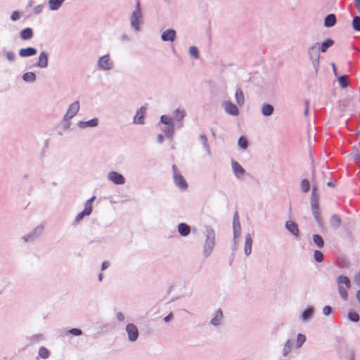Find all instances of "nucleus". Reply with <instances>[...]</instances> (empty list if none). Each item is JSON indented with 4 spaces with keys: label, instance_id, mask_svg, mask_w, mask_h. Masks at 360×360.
Listing matches in <instances>:
<instances>
[{
    "label": "nucleus",
    "instance_id": "obj_43",
    "mask_svg": "<svg viewBox=\"0 0 360 360\" xmlns=\"http://www.w3.org/2000/svg\"><path fill=\"white\" fill-rule=\"evenodd\" d=\"M338 82L340 86L342 88H345L347 86V76L342 75L338 77Z\"/></svg>",
    "mask_w": 360,
    "mask_h": 360
},
{
    "label": "nucleus",
    "instance_id": "obj_49",
    "mask_svg": "<svg viewBox=\"0 0 360 360\" xmlns=\"http://www.w3.org/2000/svg\"><path fill=\"white\" fill-rule=\"evenodd\" d=\"M6 58L8 60L13 61L15 60V54L12 51H8Z\"/></svg>",
    "mask_w": 360,
    "mask_h": 360
},
{
    "label": "nucleus",
    "instance_id": "obj_38",
    "mask_svg": "<svg viewBox=\"0 0 360 360\" xmlns=\"http://www.w3.org/2000/svg\"><path fill=\"white\" fill-rule=\"evenodd\" d=\"M163 131L168 137L172 138L174 133V125H166L165 128L163 129Z\"/></svg>",
    "mask_w": 360,
    "mask_h": 360
},
{
    "label": "nucleus",
    "instance_id": "obj_17",
    "mask_svg": "<svg viewBox=\"0 0 360 360\" xmlns=\"http://www.w3.org/2000/svg\"><path fill=\"white\" fill-rule=\"evenodd\" d=\"M37 53V50L32 47H28L25 49H21L19 51V55L21 57H27L32 56Z\"/></svg>",
    "mask_w": 360,
    "mask_h": 360
},
{
    "label": "nucleus",
    "instance_id": "obj_61",
    "mask_svg": "<svg viewBox=\"0 0 360 360\" xmlns=\"http://www.w3.org/2000/svg\"><path fill=\"white\" fill-rule=\"evenodd\" d=\"M207 245L210 247V248L211 249L212 247L214 245V242L212 240H210V241H207Z\"/></svg>",
    "mask_w": 360,
    "mask_h": 360
},
{
    "label": "nucleus",
    "instance_id": "obj_7",
    "mask_svg": "<svg viewBox=\"0 0 360 360\" xmlns=\"http://www.w3.org/2000/svg\"><path fill=\"white\" fill-rule=\"evenodd\" d=\"M359 104H360V100L345 99L342 102V110L349 109L350 111H354Z\"/></svg>",
    "mask_w": 360,
    "mask_h": 360
},
{
    "label": "nucleus",
    "instance_id": "obj_36",
    "mask_svg": "<svg viewBox=\"0 0 360 360\" xmlns=\"http://www.w3.org/2000/svg\"><path fill=\"white\" fill-rule=\"evenodd\" d=\"M200 140L202 141V143L204 148L207 150V154L210 155V147H209V145H208V143H207V137L205 135H201L200 136Z\"/></svg>",
    "mask_w": 360,
    "mask_h": 360
},
{
    "label": "nucleus",
    "instance_id": "obj_48",
    "mask_svg": "<svg viewBox=\"0 0 360 360\" xmlns=\"http://www.w3.org/2000/svg\"><path fill=\"white\" fill-rule=\"evenodd\" d=\"M291 348V343L290 340H288L285 343V345L283 349V354L284 355H286L290 350Z\"/></svg>",
    "mask_w": 360,
    "mask_h": 360
},
{
    "label": "nucleus",
    "instance_id": "obj_51",
    "mask_svg": "<svg viewBox=\"0 0 360 360\" xmlns=\"http://www.w3.org/2000/svg\"><path fill=\"white\" fill-rule=\"evenodd\" d=\"M323 313L326 316L330 315V313H331V308L329 306L324 307L323 309Z\"/></svg>",
    "mask_w": 360,
    "mask_h": 360
},
{
    "label": "nucleus",
    "instance_id": "obj_34",
    "mask_svg": "<svg viewBox=\"0 0 360 360\" xmlns=\"http://www.w3.org/2000/svg\"><path fill=\"white\" fill-rule=\"evenodd\" d=\"M41 229L40 228L36 229L34 230V231L32 234H30V235H29L27 236L24 237L25 240V241H29V240H32L34 238L37 236L41 233Z\"/></svg>",
    "mask_w": 360,
    "mask_h": 360
},
{
    "label": "nucleus",
    "instance_id": "obj_44",
    "mask_svg": "<svg viewBox=\"0 0 360 360\" xmlns=\"http://www.w3.org/2000/svg\"><path fill=\"white\" fill-rule=\"evenodd\" d=\"M184 115V111L179 109H177L174 112V118L177 120H182Z\"/></svg>",
    "mask_w": 360,
    "mask_h": 360
},
{
    "label": "nucleus",
    "instance_id": "obj_14",
    "mask_svg": "<svg viewBox=\"0 0 360 360\" xmlns=\"http://www.w3.org/2000/svg\"><path fill=\"white\" fill-rule=\"evenodd\" d=\"M176 37V32L174 30H167L162 34V39L163 41H173Z\"/></svg>",
    "mask_w": 360,
    "mask_h": 360
},
{
    "label": "nucleus",
    "instance_id": "obj_41",
    "mask_svg": "<svg viewBox=\"0 0 360 360\" xmlns=\"http://www.w3.org/2000/svg\"><path fill=\"white\" fill-rule=\"evenodd\" d=\"M314 258L317 262H321L323 260V255L319 250H315L314 253Z\"/></svg>",
    "mask_w": 360,
    "mask_h": 360
},
{
    "label": "nucleus",
    "instance_id": "obj_47",
    "mask_svg": "<svg viewBox=\"0 0 360 360\" xmlns=\"http://www.w3.org/2000/svg\"><path fill=\"white\" fill-rule=\"evenodd\" d=\"M189 53L194 58H198L199 56L198 50L195 46H191Z\"/></svg>",
    "mask_w": 360,
    "mask_h": 360
},
{
    "label": "nucleus",
    "instance_id": "obj_60",
    "mask_svg": "<svg viewBox=\"0 0 360 360\" xmlns=\"http://www.w3.org/2000/svg\"><path fill=\"white\" fill-rule=\"evenodd\" d=\"M164 137L162 134H159L158 136V141L159 143H162L163 141Z\"/></svg>",
    "mask_w": 360,
    "mask_h": 360
},
{
    "label": "nucleus",
    "instance_id": "obj_32",
    "mask_svg": "<svg viewBox=\"0 0 360 360\" xmlns=\"http://www.w3.org/2000/svg\"><path fill=\"white\" fill-rule=\"evenodd\" d=\"M95 197L93 196L91 198L88 200L85 204V212L87 214H90L92 212V202L94 200Z\"/></svg>",
    "mask_w": 360,
    "mask_h": 360
},
{
    "label": "nucleus",
    "instance_id": "obj_6",
    "mask_svg": "<svg viewBox=\"0 0 360 360\" xmlns=\"http://www.w3.org/2000/svg\"><path fill=\"white\" fill-rule=\"evenodd\" d=\"M126 330L128 334V338L130 341H135L139 335V330L137 327L133 323H129L126 326Z\"/></svg>",
    "mask_w": 360,
    "mask_h": 360
},
{
    "label": "nucleus",
    "instance_id": "obj_1",
    "mask_svg": "<svg viewBox=\"0 0 360 360\" xmlns=\"http://www.w3.org/2000/svg\"><path fill=\"white\" fill-rule=\"evenodd\" d=\"M338 285V292L341 297L344 300L347 299V290L350 288L349 279L345 276H340L337 279Z\"/></svg>",
    "mask_w": 360,
    "mask_h": 360
},
{
    "label": "nucleus",
    "instance_id": "obj_13",
    "mask_svg": "<svg viewBox=\"0 0 360 360\" xmlns=\"http://www.w3.org/2000/svg\"><path fill=\"white\" fill-rule=\"evenodd\" d=\"M48 65V54L45 51H41L39 57V60L37 63V66L39 68H46Z\"/></svg>",
    "mask_w": 360,
    "mask_h": 360
},
{
    "label": "nucleus",
    "instance_id": "obj_8",
    "mask_svg": "<svg viewBox=\"0 0 360 360\" xmlns=\"http://www.w3.org/2000/svg\"><path fill=\"white\" fill-rule=\"evenodd\" d=\"M223 107L225 111L229 115L237 116L239 114V110L237 106L230 101L224 102Z\"/></svg>",
    "mask_w": 360,
    "mask_h": 360
},
{
    "label": "nucleus",
    "instance_id": "obj_59",
    "mask_svg": "<svg viewBox=\"0 0 360 360\" xmlns=\"http://www.w3.org/2000/svg\"><path fill=\"white\" fill-rule=\"evenodd\" d=\"M331 65H332L333 70L335 75L337 76L338 74H337V69H336L335 65L334 63H332Z\"/></svg>",
    "mask_w": 360,
    "mask_h": 360
},
{
    "label": "nucleus",
    "instance_id": "obj_37",
    "mask_svg": "<svg viewBox=\"0 0 360 360\" xmlns=\"http://www.w3.org/2000/svg\"><path fill=\"white\" fill-rule=\"evenodd\" d=\"M238 144V146L243 149H246L248 148V141L243 136L239 138Z\"/></svg>",
    "mask_w": 360,
    "mask_h": 360
},
{
    "label": "nucleus",
    "instance_id": "obj_10",
    "mask_svg": "<svg viewBox=\"0 0 360 360\" xmlns=\"http://www.w3.org/2000/svg\"><path fill=\"white\" fill-rule=\"evenodd\" d=\"M98 66L103 70H108L111 69L112 63L110 61L109 56L106 55L101 57L98 60Z\"/></svg>",
    "mask_w": 360,
    "mask_h": 360
},
{
    "label": "nucleus",
    "instance_id": "obj_16",
    "mask_svg": "<svg viewBox=\"0 0 360 360\" xmlns=\"http://www.w3.org/2000/svg\"><path fill=\"white\" fill-rule=\"evenodd\" d=\"M252 240L250 234L245 236L244 251L246 255H250L252 252Z\"/></svg>",
    "mask_w": 360,
    "mask_h": 360
},
{
    "label": "nucleus",
    "instance_id": "obj_55",
    "mask_svg": "<svg viewBox=\"0 0 360 360\" xmlns=\"http://www.w3.org/2000/svg\"><path fill=\"white\" fill-rule=\"evenodd\" d=\"M117 318L119 321H122L124 319V316L121 312L117 314Z\"/></svg>",
    "mask_w": 360,
    "mask_h": 360
},
{
    "label": "nucleus",
    "instance_id": "obj_21",
    "mask_svg": "<svg viewBox=\"0 0 360 360\" xmlns=\"http://www.w3.org/2000/svg\"><path fill=\"white\" fill-rule=\"evenodd\" d=\"M336 22V17L334 14L328 15L324 20V26L326 27H330L335 25Z\"/></svg>",
    "mask_w": 360,
    "mask_h": 360
},
{
    "label": "nucleus",
    "instance_id": "obj_56",
    "mask_svg": "<svg viewBox=\"0 0 360 360\" xmlns=\"http://www.w3.org/2000/svg\"><path fill=\"white\" fill-rule=\"evenodd\" d=\"M355 7L360 12V0H354Z\"/></svg>",
    "mask_w": 360,
    "mask_h": 360
},
{
    "label": "nucleus",
    "instance_id": "obj_25",
    "mask_svg": "<svg viewBox=\"0 0 360 360\" xmlns=\"http://www.w3.org/2000/svg\"><path fill=\"white\" fill-rule=\"evenodd\" d=\"M223 317L222 311L219 309L216 311L214 317L211 320V323L214 326H218L220 324Z\"/></svg>",
    "mask_w": 360,
    "mask_h": 360
},
{
    "label": "nucleus",
    "instance_id": "obj_27",
    "mask_svg": "<svg viewBox=\"0 0 360 360\" xmlns=\"http://www.w3.org/2000/svg\"><path fill=\"white\" fill-rule=\"evenodd\" d=\"M330 224L333 229H336L340 226L341 220L338 216L333 215L330 219Z\"/></svg>",
    "mask_w": 360,
    "mask_h": 360
},
{
    "label": "nucleus",
    "instance_id": "obj_9",
    "mask_svg": "<svg viewBox=\"0 0 360 360\" xmlns=\"http://www.w3.org/2000/svg\"><path fill=\"white\" fill-rule=\"evenodd\" d=\"M79 108V103L78 101H75L72 103L68 108V112L65 115V120H68L73 117L78 112Z\"/></svg>",
    "mask_w": 360,
    "mask_h": 360
},
{
    "label": "nucleus",
    "instance_id": "obj_11",
    "mask_svg": "<svg viewBox=\"0 0 360 360\" xmlns=\"http://www.w3.org/2000/svg\"><path fill=\"white\" fill-rule=\"evenodd\" d=\"M108 179L116 184H124L125 182L124 176L116 172H110L108 174Z\"/></svg>",
    "mask_w": 360,
    "mask_h": 360
},
{
    "label": "nucleus",
    "instance_id": "obj_35",
    "mask_svg": "<svg viewBox=\"0 0 360 360\" xmlns=\"http://www.w3.org/2000/svg\"><path fill=\"white\" fill-rule=\"evenodd\" d=\"M352 27L356 31L360 32V17L356 16L352 20Z\"/></svg>",
    "mask_w": 360,
    "mask_h": 360
},
{
    "label": "nucleus",
    "instance_id": "obj_29",
    "mask_svg": "<svg viewBox=\"0 0 360 360\" xmlns=\"http://www.w3.org/2000/svg\"><path fill=\"white\" fill-rule=\"evenodd\" d=\"M178 231L181 235L186 236L190 232V227L186 224L181 223L179 225Z\"/></svg>",
    "mask_w": 360,
    "mask_h": 360
},
{
    "label": "nucleus",
    "instance_id": "obj_18",
    "mask_svg": "<svg viewBox=\"0 0 360 360\" xmlns=\"http://www.w3.org/2000/svg\"><path fill=\"white\" fill-rule=\"evenodd\" d=\"M145 113L146 108L141 107L134 117V122L136 124H143Z\"/></svg>",
    "mask_w": 360,
    "mask_h": 360
},
{
    "label": "nucleus",
    "instance_id": "obj_58",
    "mask_svg": "<svg viewBox=\"0 0 360 360\" xmlns=\"http://www.w3.org/2000/svg\"><path fill=\"white\" fill-rule=\"evenodd\" d=\"M172 319V314H169L168 316H167L165 319H164V321L165 322H168L171 319Z\"/></svg>",
    "mask_w": 360,
    "mask_h": 360
},
{
    "label": "nucleus",
    "instance_id": "obj_54",
    "mask_svg": "<svg viewBox=\"0 0 360 360\" xmlns=\"http://www.w3.org/2000/svg\"><path fill=\"white\" fill-rule=\"evenodd\" d=\"M305 105H306V108H305V110H304V115L305 116H307L308 114H309V101H305Z\"/></svg>",
    "mask_w": 360,
    "mask_h": 360
},
{
    "label": "nucleus",
    "instance_id": "obj_50",
    "mask_svg": "<svg viewBox=\"0 0 360 360\" xmlns=\"http://www.w3.org/2000/svg\"><path fill=\"white\" fill-rule=\"evenodd\" d=\"M85 215H88V214L85 212V210H84L83 212H82L79 213V214L76 216L75 220H76L77 221H80V220L84 217V216H85Z\"/></svg>",
    "mask_w": 360,
    "mask_h": 360
},
{
    "label": "nucleus",
    "instance_id": "obj_45",
    "mask_svg": "<svg viewBox=\"0 0 360 360\" xmlns=\"http://www.w3.org/2000/svg\"><path fill=\"white\" fill-rule=\"evenodd\" d=\"M49 352L47 349L41 347L39 350V355L43 358L46 359L49 356Z\"/></svg>",
    "mask_w": 360,
    "mask_h": 360
},
{
    "label": "nucleus",
    "instance_id": "obj_20",
    "mask_svg": "<svg viewBox=\"0 0 360 360\" xmlns=\"http://www.w3.org/2000/svg\"><path fill=\"white\" fill-rule=\"evenodd\" d=\"M262 113L264 116L268 117L273 114L274 108L273 105L268 104V103H264L262 105Z\"/></svg>",
    "mask_w": 360,
    "mask_h": 360
},
{
    "label": "nucleus",
    "instance_id": "obj_33",
    "mask_svg": "<svg viewBox=\"0 0 360 360\" xmlns=\"http://www.w3.org/2000/svg\"><path fill=\"white\" fill-rule=\"evenodd\" d=\"M310 188V184L307 179H303L301 182V189L303 192L307 193Z\"/></svg>",
    "mask_w": 360,
    "mask_h": 360
},
{
    "label": "nucleus",
    "instance_id": "obj_62",
    "mask_svg": "<svg viewBox=\"0 0 360 360\" xmlns=\"http://www.w3.org/2000/svg\"><path fill=\"white\" fill-rule=\"evenodd\" d=\"M98 278H99L100 281H102V279H103L102 274H100V275L98 276Z\"/></svg>",
    "mask_w": 360,
    "mask_h": 360
},
{
    "label": "nucleus",
    "instance_id": "obj_52",
    "mask_svg": "<svg viewBox=\"0 0 360 360\" xmlns=\"http://www.w3.org/2000/svg\"><path fill=\"white\" fill-rule=\"evenodd\" d=\"M20 18V13L18 11H15L11 15V20L15 21Z\"/></svg>",
    "mask_w": 360,
    "mask_h": 360
},
{
    "label": "nucleus",
    "instance_id": "obj_12",
    "mask_svg": "<svg viewBox=\"0 0 360 360\" xmlns=\"http://www.w3.org/2000/svg\"><path fill=\"white\" fill-rule=\"evenodd\" d=\"M233 229L235 238L238 237L240 233V226L238 213L236 212L233 217Z\"/></svg>",
    "mask_w": 360,
    "mask_h": 360
},
{
    "label": "nucleus",
    "instance_id": "obj_19",
    "mask_svg": "<svg viewBox=\"0 0 360 360\" xmlns=\"http://www.w3.org/2000/svg\"><path fill=\"white\" fill-rule=\"evenodd\" d=\"M286 229L291 232L293 235L297 236L299 229L295 222L292 221H288L285 224Z\"/></svg>",
    "mask_w": 360,
    "mask_h": 360
},
{
    "label": "nucleus",
    "instance_id": "obj_39",
    "mask_svg": "<svg viewBox=\"0 0 360 360\" xmlns=\"http://www.w3.org/2000/svg\"><path fill=\"white\" fill-rule=\"evenodd\" d=\"M348 318L349 319V320L354 322H357L359 320V314L353 311H350L348 313Z\"/></svg>",
    "mask_w": 360,
    "mask_h": 360
},
{
    "label": "nucleus",
    "instance_id": "obj_26",
    "mask_svg": "<svg viewBox=\"0 0 360 360\" xmlns=\"http://www.w3.org/2000/svg\"><path fill=\"white\" fill-rule=\"evenodd\" d=\"M334 44V41L331 39H328L325 41H323L321 44H320V51L322 53H325L328 48L332 46Z\"/></svg>",
    "mask_w": 360,
    "mask_h": 360
},
{
    "label": "nucleus",
    "instance_id": "obj_3",
    "mask_svg": "<svg viewBox=\"0 0 360 360\" xmlns=\"http://www.w3.org/2000/svg\"><path fill=\"white\" fill-rule=\"evenodd\" d=\"M320 44L319 43H314L311 44L308 49V55L312 61L314 65H318L320 58Z\"/></svg>",
    "mask_w": 360,
    "mask_h": 360
},
{
    "label": "nucleus",
    "instance_id": "obj_30",
    "mask_svg": "<svg viewBox=\"0 0 360 360\" xmlns=\"http://www.w3.org/2000/svg\"><path fill=\"white\" fill-rule=\"evenodd\" d=\"M313 241L314 243L316 245V246L318 248H323V245H324V242L322 239V238L318 235V234H314L313 235Z\"/></svg>",
    "mask_w": 360,
    "mask_h": 360
},
{
    "label": "nucleus",
    "instance_id": "obj_53",
    "mask_svg": "<svg viewBox=\"0 0 360 360\" xmlns=\"http://www.w3.org/2000/svg\"><path fill=\"white\" fill-rule=\"evenodd\" d=\"M70 333L74 335H79L82 334V331L79 329L73 328L70 330Z\"/></svg>",
    "mask_w": 360,
    "mask_h": 360
},
{
    "label": "nucleus",
    "instance_id": "obj_15",
    "mask_svg": "<svg viewBox=\"0 0 360 360\" xmlns=\"http://www.w3.org/2000/svg\"><path fill=\"white\" fill-rule=\"evenodd\" d=\"M232 168L235 175L238 178L245 174V170L237 162H232Z\"/></svg>",
    "mask_w": 360,
    "mask_h": 360
},
{
    "label": "nucleus",
    "instance_id": "obj_24",
    "mask_svg": "<svg viewBox=\"0 0 360 360\" xmlns=\"http://www.w3.org/2000/svg\"><path fill=\"white\" fill-rule=\"evenodd\" d=\"M20 35L23 40H28L32 37L33 32L32 29L25 28L20 32Z\"/></svg>",
    "mask_w": 360,
    "mask_h": 360
},
{
    "label": "nucleus",
    "instance_id": "obj_22",
    "mask_svg": "<svg viewBox=\"0 0 360 360\" xmlns=\"http://www.w3.org/2000/svg\"><path fill=\"white\" fill-rule=\"evenodd\" d=\"M97 124H98V120L96 118L92 119L87 122H80L79 123V126L81 128L94 127H96Z\"/></svg>",
    "mask_w": 360,
    "mask_h": 360
},
{
    "label": "nucleus",
    "instance_id": "obj_40",
    "mask_svg": "<svg viewBox=\"0 0 360 360\" xmlns=\"http://www.w3.org/2000/svg\"><path fill=\"white\" fill-rule=\"evenodd\" d=\"M160 120H161V122H162L165 125H167V126L173 125L172 118L168 116L162 115L160 117Z\"/></svg>",
    "mask_w": 360,
    "mask_h": 360
},
{
    "label": "nucleus",
    "instance_id": "obj_5",
    "mask_svg": "<svg viewBox=\"0 0 360 360\" xmlns=\"http://www.w3.org/2000/svg\"><path fill=\"white\" fill-rule=\"evenodd\" d=\"M172 169L174 172V179L176 185L181 189H186L187 188V184L184 178L178 172L176 165L172 166Z\"/></svg>",
    "mask_w": 360,
    "mask_h": 360
},
{
    "label": "nucleus",
    "instance_id": "obj_23",
    "mask_svg": "<svg viewBox=\"0 0 360 360\" xmlns=\"http://www.w3.org/2000/svg\"><path fill=\"white\" fill-rule=\"evenodd\" d=\"M65 0H49V8L51 11L58 10L63 4Z\"/></svg>",
    "mask_w": 360,
    "mask_h": 360
},
{
    "label": "nucleus",
    "instance_id": "obj_63",
    "mask_svg": "<svg viewBox=\"0 0 360 360\" xmlns=\"http://www.w3.org/2000/svg\"><path fill=\"white\" fill-rule=\"evenodd\" d=\"M328 185L329 186H333V184H332L331 182H328Z\"/></svg>",
    "mask_w": 360,
    "mask_h": 360
},
{
    "label": "nucleus",
    "instance_id": "obj_28",
    "mask_svg": "<svg viewBox=\"0 0 360 360\" xmlns=\"http://www.w3.org/2000/svg\"><path fill=\"white\" fill-rule=\"evenodd\" d=\"M235 97H236V102L239 105L241 106L244 104V102H245L244 96H243V94L241 89H238L236 90Z\"/></svg>",
    "mask_w": 360,
    "mask_h": 360
},
{
    "label": "nucleus",
    "instance_id": "obj_4",
    "mask_svg": "<svg viewBox=\"0 0 360 360\" xmlns=\"http://www.w3.org/2000/svg\"><path fill=\"white\" fill-rule=\"evenodd\" d=\"M316 186H314L312 189V193H311V210L313 215L315 218V219L317 221L318 223L320 224L321 219L319 214V202H318V195L316 193Z\"/></svg>",
    "mask_w": 360,
    "mask_h": 360
},
{
    "label": "nucleus",
    "instance_id": "obj_46",
    "mask_svg": "<svg viewBox=\"0 0 360 360\" xmlns=\"http://www.w3.org/2000/svg\"><path fill=\"white\" fill-rule=\"evenodd\" d=\"M305 336L302 334H298L297 337V346L300 347L301 345L305 342Z\"/></svg>",
    "mask_w": 360,
    "mask_h": 360
},
{
    "label": "nucleus",
    "instance_id": "obj_42",
    "mask_svg": "<svg viewBox=\"0 0 360 360\" xmlns=\"http://www.w3.org/2000/svg\"><path fill=\"white\" fill-rule=\"evenodd\" d=\"M312 314H313V310L312 309H308L307 310H305L303 314H302V320L303 321H307L309 319L311 318V316H312Z\"/></svg>",
    "mask_w": 360,
    "mask_h": 360
},
{
    "label": "nucleus",
    "instance_id": "obj_2",
    "mask_svg": "<svg viewBox=\"0 0 360 360\" xmlns=\"http://www.w3.org/2000/svg\"><path fill=\"white\" fill-rule=\"evenodd\" d=\"M142 22V13L140 8V2L138 0L136 5V9L131 16V25L136 30L139 31V24Z\"/></svg>",
    "mask_w": 360,
    "mask_h": 360
},
{
    "label": "nucleus",
    "instance_id": "obj_31",
    "mask_svg": "<svg viewBox=\"0 0 360 360\" xmlns=\"http://www.w3.org/2000/svg\"><path fill=\"white\" fill-rule=\"evenodd\" d=\"M23 80L25 82H34L36 79V75L34 72H26L22 76Z\"/></svg>",
    "mask_w": 360,
    "mask_h": 360
},
{
    "label": "nucleus",
    "instance_id": "obj_57",
    "mask_svg": "<svg viewBox=\"0 0 360 360\" xmlns=\"http://www.w3.org/2000/svg\"><path fill=\"white\" fill-rule=\"evenodd\" d=\"M109 266V263L108 262H103V264H102V270L103 271L104 269H105L106 268H108Z\"/></svg>",
    "mask_w": 360,
    "mask_h": 360
}]
</instances>
